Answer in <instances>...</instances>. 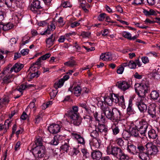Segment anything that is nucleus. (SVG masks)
<instances>
[{"label":"nucleus","instance_id":"obj_1","mask_svg":"<svg viewBox=\"0 0 160 160\" xmlns=\"http://www.w3.org/2000/svg\"><path fill=\"white\" fill-rule=\"evenodd\" d=\"M138 91L136 92L139 97L141 98V99L139 101L136 102V105L141 112H144L147 109V105L144 102L145 94L150 90V88L148 84L142 83L138 87Z\"/></svg>","mask_w":160,"mask_h":160},{"label":"nucleus","instance_id":"obj_2","mask_svg":"<svg viewBox=\"0 0 160 160\" xmlns=\"http://www.w3.org/2000/svg\"><path fill=\"white\" fill-rule=\"evenodd\" d=\"M101 108L106 117L112 122H118L121 120L120 111L116 108H111L105 103L102 102Z\"/></svg>","mask_w":160,"mask_h":160},{"label":"nucleus","instance_id":"obj_3","mask_svg":"<svg viewBox=\"0 0 160 160\" xmlns=\"http://www.w3.org/2000/svg\"><path fill=\"white\" fill-rule=\"evenodd\" d=\"M36 146L32 149V154L36 158H41L45 157L46 151L42 141H35Z\"/></svg>","mask_w":160,"mask_h":160},{"label":"nucleus","instance_id":"obj_4","mask_svg":"<svg viewBox=\"0 0 160 160\" xmlns=\"http://www.w3.org/2000/svg\"><path fill=\"white\" fill-rule=\"evenodd\" d=\"M9 67L6 68L0 73V81H2L1 83L3 85H7L13 81V76L9 74Z\"/></svg>","mask_w":160,"mask_h":160},{"label":"nucleus","instance_id":"obj_5","mask_svg":"<svg viewBox=\"0 0 160 160\" xmlns=\"http://www.w3.org/2000/svg\"><path fill=\"white\" fill-rule=\"evenodd\" d=\"M122 150L120 148L116 147H111V148L109 147L107 148V152L108 155L112 154L114 157H117L121 152Z\"/></svg>","mask_w":160,"mask_h":160},{"label":"nucleus","instance_id":"obj_6","mask_svg":"<svg viewBox=\"0 0 160 160\" xmlns=\"http://www.w3.org/2000/svg\"><path fill=\"white\" fill-rule=\"evenodd\" d=\"M145 147L148 153L151 155H155L158 151V149L156 145H153L151 142H148Z\"/></svg>","mask_w":160,"mask_h":160},{"label":"nucleus","instance_id":"obj_7","mask_svg":"<svg viewBox=\"0 0 160 160\" xmlns=\"http://www.w3.org/2000/svg\"><path fill=\"white\" fill-rule=\"evenodd\" d=\"M148 124L145 121H142L139 122L136 126L139 130V132L141 135H144L148 128Z\"/></svg>","mask_w":160,"mask_h":160},{"label":"nucleus","instance_id":"obj_8","mask_svg":"<svg viewBox=\"0 0 160 160\" xmlns=\"http://www.w3.org/2000/svg\"><path fill=\"white\" fill-rule=\"evenodd\" d=\"M42 7L40 4V1L38 0L34 1L31 4L30 9L34 12H37L38 9H42Z\"/></svg>","mask_w":160,"mask_h":160},{"label":"nucleus","instance_id":"obj_9","mask_svg":"<svg viewBox=\"0 0 160 160\" xmlns=\"http://www.w3.org/2000/svg\"><path fill=\"white\" fill-rule=\"evenodd\" d=\"M57 38V37L55 33L52 34L49 37L46 39V46L48 48H50L52 46Z\"/></svg>","mask_w":160,"mask_h":160},{"label":"nucleus","instance_id":"obj_10","mask_svg":"<svg viewBox=\"0 0 160 160\" xmlns=\"http://www.w3.org/2000/svg\"><path fill=\"white\" fill-rule=\"evenodd\" d=\"M156 106L155 104H150L148 107V114L153 118H155L156 114Z\"/></svg>","mask_w":160,"mask_h":160},{"label":"nucleus","instance_id":"obj_11","mask_svg":"<svg viewBox=\"0 0 160 160\" xmlns=\"http://www.w3.org/2000/svg\"><path fill=\"white\" fill-rule=\"evenodd\" d=\"M60 130V128L58 124H52L48 128V130L50 133L53 134L59 132Z\"/></svg>","mask_w":160,"mask_h":160},{"label":"nucleus","instance_id":"obj_12","mask_svg":"<svg viewBox=\"0 0 160 160\" xmlns=\"http://www.w3.org/2000/svg\"><path fill=\"white\" fill-rule=\"evenodd\" d=\"M78 141V147L74 148L73 150V155H76L80 152L79 150L80 149V148H84L85 146V141Z\"/></svg>","mask_w":160,"mask_h":160},{"label":"nucleus","instance_id":"obj_13","mask_svg":"<svg viewBox=\"0 0 160 160\" xmlns=\"http://www.w3.org/2000/svg\"><path fill=\"white\" fill-rule=\"evenodd\" d=\"M117 85L119 88L123 91L128 89L130 87V85L128 83L125 81L118 82Z\"/></svg>","mask_w":160,"mask_h":160},{"label":"nucleus","instance_id":"obj_14","mask_svg":"<svg viewBox=\"0 0 160 160\" xmlns=\"http://www.w3.org/2000/svg\"><path fill=\"white\" fill-rule=\"evenodd\" d=\"M24 65L20 63H16L14 66L11 68L10 72H12L14 71L15 72H18L21 70L23 68Z\"/></svg>","mask_w":160,"mask_h":160},{"label":"nucleus","instance_id":"obj_15","mask_svg":"<svg viewBox=\"0 0 160 160\" xmlns=\"http://www.w3.org/2000/svg\"><path fill=\"white\" fill-rule=\"evenodd\" d=\"M68 90L72 92H73L75 95L78 97L80 96L81 94L82 88L79 86L77 85L74 87L73 89V91H72V88H69Z\"/></svg>","mask_w":160,"mask_h":160},{"label":"nucleus","instance_id":"obj_16","mask_svg":"<svg viewBox=\"0 0 160 160\" xmlns=\"http://www.w3.org/2000/svg\"><path fill=\"white\" fill-rule=\"evenodd\" d=\"M94 116L96 121L102 123L105 122V117L102 115V113L95 112L94 114Z\"/></svg>","mask_w":160,"mask_h":160},{"label":"nucleus","instance_id":"obj_17","mask_svg":"<svg viewBox=\"0 0 160 160\" xmlns=\"http://www.w3.org/2000/svg\"><path fill=\"white\" fill-rule=\"evenodd\" d=\"M97 129L99 132L102 133L104 135H106V133L108 131V128L104 124H98V126Z\"/></svg>","mask_w":160,"mask_h":160},{"label":"nucleus","instance_id":"obj_18","mask_svg":"<svg viewBox=\"0 0 160 160\" xmlns=\"http://www.w3.org/2000/svg\"><path fill=\"white\" fill-rule=\"evenodd\" d=\"M83 119L84 121L86 122L89 125V126L90 128H96V126L92 124V118L88 115H86L83 117Z\"/></svg>","mask_w":160,"mask_h":160},{"label":"nucleus","instance_id":"obj_19","mask_svg":"<svg viewBox=\"0 0 160 160\" xmlns=\"http://www.w3.org/2000/svg\"><path fill=\"white\" fill-rule=\"evenodd\" d=\"M102 156L101 152L98 151H95L92 153L91 156L94 160H99Z\"/></svg>","mask_w":160,"mask_h":160},{"label":"nucleus","instance_id":"obj_20","mask_svg":"<svg viewBox=\"0 0 160 160\" xmlns=\"http://www.w3.org/2000/svg\"><path fill=\"white\" fill-rule=\"evenodd\" d=\"M115 97L117 99L118 102L119 104L121 105V107L123 108H125V100L123 96L122 95L121 96H115V94H114Z\"/></svg>","mask_w":160,"mask_h":160},{"label":"nucleus","instance_id":"obj_21","mask_svg":"<svg viewBox=\"0 0 160 160\" xmlns=\"http://www.w3.org/2000/svg\"><path fill=\"white\" fill-rule=\"evenodd\" d=\"M159 95V93L157 91L153 90L151 92L150 94V97L151 100L155 101L158 100Z\"/></svg>","mask_w":160,"mask_h":160},{"label":"nucleus","instance_id":"obj_22","mask_svg":"<svg viewBox=\"0 0 160 160\" xmlns=\"http://www.w3.org/2000/svg\"><path fill=\"white\" fill-rule=\"evenodd\" d=\"M148 151L139 153L138 155L140 159L142 160H150Z\"/></svg>","mask_w":160,"mask_h":160},{"label":"nucleus","instance_id":"obj_23","mask_svg":"<svg viewBox=\"0 0 160 160\" xmlns=\"http://www.w3.org/2000/svg\"><path fill=\"white\" fill-rule=\"evenodd\" d=\"M132 99L130 98L129 99L128 105L127 109V112L129 115L134 113L133 109L132 108Z\"/></svg>","mask_w":160,"mask_h":160},{"label":"nucleus","instance_id":"obj_24","mask_svg":"<svg viewBox=\"0 0 160 160\" xmlns=\"http://www.w3.org/2000/svg\"><path fill=\"white\" fill-rule=\"evenodd\" d=\"M143 12L146 16H155L157 14V12L152 9H150L149 11L144 9L143 10Z\"/></svg>","mask_w":160,"mask_h":160},{"label":"nucleus","instance_id":"obj_25","mask_svg":"<svg viewBox=\"0 0 160 160\" xmlns=\"http://www.w3.org/2000/svg\"><path fill=\"white\" fill-rule=\"evenodd\" d=\"M55 28V26L53 24L51 23L50 25H49L48 26L47 29L45 31V32L42 33V35H43L47 34H51L50 30H53Z\"/></svg>","mask_w":160,"mask_h":160},{"label":"nucleus","instance_id":"obj_26","mask_svg":"<svg viewBox=\"0 0 160 160\" xmlns=\"http://www.w3.org/2000/svg\"><path fill=\"white\" fill-rule=\"evenodd\" d=\"M68 117L71 119V123L72 122L73 120H74L78 116H79V113H74L72 112H68Z\"/></svg>","mask_w":160,"mask_h":160},{"label":"nucleus","instance_id":"obj_27","mask_svg":"<svg viewBox=\"0 0 160 160\" xmlns=\"http://www.w3.org/2000/svg\"><path fill=\"white\" fill-rule=\"evenodd\" d=\"M112 96L110 97H107L105 98H104V101L105 102H102L105 103L108 106H111L112 103L113 101V99L112 97Z\"/></svg>","mask_w":160,"mask_h":160},{"label":"nucleus","instance_id":"obj_28","mask_svg":"<svg viewBox=\"0 0 160 160\" xmlns=\"http://www.w3.org/2000/svg\"><path fill=\"white\" fill-rule=\"evenodd\" d=\"M120 160H129V157L122 150L117 158Z\"/></svg>","mask_w":160,"mask_h":160},{"label":"nucleus","instance_id":"obj_29","mask_svg":"<svg viewBox=\"0 0 160 160\" xmlns=\"http://www.w3.org/2000/svg\"><path fill=\"white\" fill-rule=\"evenodd\" d=\"M148 135L150 139H155L158 136L155 130L153 129L149 131Z\"/></svg>","mask_w":160,"mask_h":160},{"label":"nucleus","instance_id":"obj_30","mask_svg":"<svg viewBox=\"0 0 160 160\" xmlns=\"http://www.w3.org/2000/svg\"><path fill=\"white\" fill-rule=\"evenodd\" d=\"M0 24L2 28V29L5 31L8 30L13 27L12 24L11 23H8L4 25L2 24Z\"/></svg>","mask_w":160,"mask_h":160},{"label":"nucleus","instance_id":"obj_31","mask_svg":"<svg viewBox=\"0 0 160 160\" xmlns=\"http://www.w3.org/2000/svg\"><path fill=\"white\" fill-rule=\"evenodd\" d=\"M127 150L129 152L133 153V154H135L136 147L133 144H130L128 145L127 146Z\"/></svg>","mask_w":160,"mask_h":160},{"label":"nucleus","instance_id":"obj_32","mask_svg":"<svg viewBox=\"0 0 160 160\" xmlns=\"http://www.w3.org/2000/svg\"><path fill=\"white\" fill-rule=\"evenodd\" d=\"M138 129L137 128L136 126L135 127L132 128V130H130L132 135L135 137L139 136V132Z\"/></svg>","mask_w":160,"mask_h":160},{"label":"nucleus","instance_id":"obj_33","mask_svg":"<svg viewBox=\"0 0 160 160\" xmlns=\"http://www.w3.org/2000/svg\"><path fill=\"white\" fill-rule=\"evenodd\" d=\"M64 80L63 79H60L58 82H56L54 85V88L56 89L59 88H61L63 85Z\"/></svg>","mask_w":160,"mask_h":160},{"label":"nucleus","instance_id":"obj_34","mask_svg":"<svg viewBox=\"0 0 160 160\" xmlns=\"http://www.w3.org/2000/svg\"><path fill=\"white\" fill-rule=\"evenodd\" d=\"M72 137V138H74L77 140L80 139V140H84V138L80 134L76 133H72L71 134Z\"/></svg>","mask_w":160,"mask_h":160},{"label":"nucleus","instance_id":"obj_35","mask_svg":"<svg viewBox=\"0 0 160 160\" xmlns=\"http://www.w3.org/2000/svg\"><path fill=\"white\" fill-rule=\"evenodd\" d=\"M82 118L79 116L76 118L72 121V123L76 126L79 125L82 122Z\"/></svg>","mask_w":160,"mask_h":160},{"label":"nucleus","instance_id":"obj_36","mask_svg":"<svg viewBox=\"0 0 160 160\" xmlns=\"http://www.w3.org/2000/svg\"><path fill=\"white\" fill-rule=\"evenodd\" d=\"M80 107L84 109L87 112H89L90 110V107L86 102L80 103L79 104Z\"/></svg>","mask_w":160,"mask_h":160},{"label":"nucleus","instance_id":"obj_37","mask_svg":"<svg viewBox=\"0 0 160 160\" xmlns=\"http://www.w3.org/2000/svg\"><path fill=\"white\" fill-rule=\"evenodd\" d=\"M14 5L19 8H22L23 7L24 5V3L22 2V1H17V0L15 2Z\"/></svg>","mask_w":160,"mask_h":160},{"label":"nucleus","instance_id":"obj_38","mask_svg":"<svg viewBox=\"0 0 160 160\" xmlns=\"http://www.w3.org/2000/svg\"><path fill=\"white\" fill-rule=\"evenodd\" d=\"M64 65L68 67H72L76 65V62L74 60L69 61L64 63Z\"/></svg>","mask_w":160,"mask_h":160},{"label":"nucleus","instance_id":"obj_39","mask_svg":"<svg viewBox=\"0 0 160 160\" xmlns=\"http://www.w3.org/2000/svg\"><path fill=\"white\" fill-rule=\"evenodd\" d=\"M112 128L114 134L116 135L119 133V130L118 129V126H117L116 124H114L112 126Z\"/></svg>","mask_w":160,"mask_h":160},{"label":"nucleus","instance_id":"obj_40","mask_svg":"<svg viewBox=\"0 0 160 160\" xmlns=\"http://www.w3.org/2000/svg\"><path fill=\"white\" fill-rule=\"evenodd\" d=\"M42 113L40 112L39 114L36 116L35 119V123L36 124H38L42 120Z\"/></svg>","mask_w":160,"mask_h":160},{"label":"nucleus","instance_id":"obj_41","mask_svg":"<svg viewBox=\"0 0 160 160\" xmlns=\"http://www.w3.org/2000/svg\"><path fill=\"white\" fill-rule=\"evenodd\" d=\"M90 143H91L92 146L95 148H98L100 146V143L98 141H91Z\"/></svg>","mask_w":160,"mask_h":160},{"label":"nucleus","instance_id":"obj_42","mask_svg":"<svg viewBox=\"0 0 160 160\" xmlns=\"http://www.w3.org/2000/svg\"><path fill=\"white\" fill-rule=\"evenodd\" d=\"M27 88V86L26 85L22 84L18 88H17L16 90H15V91H19L20 92L22 93V91Z\"/></svg>","mask_w":160,"mask_h":160},{"label":"nucleus","instance_id":"obj_43","mask_svg":"<svg viewBox=\"0 0 160 160\" xmlns=\"http://www.w3.org/2000/svg\"><path fill=\"white\" fill-rule=\"evenodd\" d=\"M69 146L68 143H65L61 146L60 148L61 149L67 152L68 151L69 149Z\"/></svg>","mask_w":160,"mask_h":160},{"label":"nucleus","instance_id":"obj_44","mask_svg":"<svg viewBox=\"0 0 160 160\" xmlns=\"http://www.w3.org/2000/svg\"><path fill=\"white\" fill-rule=\"evenodd\" d=\"M93 128L94 129H95V130H91V129L90 128L89 129V130H92V131L91 132L90 134V135L92 137H93V138L95 139L98 135V133L97 131L96 130V128L95 129L94 128Z\"/></svg>","mask_w":160,"mask_h":160},{"label":"nucleus","instance_id":"obj_45","mask_svg":"<svg viewBox=\"0 0 160 160\" xmlns=\"http://www.w3.org/2000/svg\"><path fill=\"white\" fill-rule=\"evenodd\" d=\"M128 66L131 69H135L136 67V63L135 61L131 60L129 62L128 64Z\"/></svg>","mask_w":160,"mask_h":160},{"label":"nucleus","instance_id":"obj_46","mask_svg":"<svg viewBox=\"0 0 160 160\" xmlns=\"http://www.w3.org/2000/svg\"><path fill=\"white\" fill-rule=\"evenodd\" d=\"M40 74V72L37 71L36 72H32L30 75V78L31 79L35 77L37 78L39 76V75Z\"/></svg>","mask_w":160,"mask_h":160},{"label":"nucleus","instance_id":"obj_47","mask_svg":"<svg viewBox=\"0 0 160 160\" xmlns=\"http://www.w3.org/2000/svg\"><path fill=\"white\" fill-rule=\"evenodd\" d=\"M11 124V122H9L8 120H7L6 121L4 124H3L4 125H5V126H4V128L3 129L4 132H6L7 129L8 128L10 125Z\"/></svg>","mask_w":160,"mask_h":160},{"label":"nucleus","instance_id":"obj_48","mask_svg":"<svg viewBox=\"0 0 160 160\" xmlns=\"http://www.w3.org/2000/svg\"><path fill=\"white\" fill-rule=\"evenodd\" d=\"M35 65L32 64L30 67L29 70L30 71V72L31 73L32 71V72H35V71H37V70L38 68H39L40 67H38V66L36 67Z\"/></svg>","mask_w":160,"mask_h":160},{"label":"nucleus","instance_id":"obj_49","mask_svg":"<svg viewBox=\"0 0 160 160\" xmlns=\"http://www.w3.org/2000/svg\"><path fill=\"white\" fill-rule=\"evenodd\" d=\"M122 35L124 37L129 40L130 39L131 37V35L130 33L126 31L122 32Z\"/></svg>","mask_w":160,"mask_h":160},{"label":"nucleus","instance_id":"obj_50","mask_svg":"<svg viewBox=\"0 0 160 160\" xmlns=\"http://www.w3.org/2000/svg\"><path fill=\"white\" fill-rule=\"evenodd\" d=\"M138 148L139 150V152H135V154H137L140 153H143L144 152V151L145 150V149L144 148L142 145H139L138 147Z\"/></svg>","mask_w":160,"mask_h":160},{"label":"nucleus","instance_id":"obj_51","mask_svg":"<svg viewBox=\"0 0 160 160\" xmlns=\"http://www.w3.org/2000/svg\"><path fill=\"white\" fill-rule=\"evenodd\" d=\"M106 14L105 13L100 14L98 17V20L99 21H103L106 17Z\"/></svg>","mask_w":160,"mask_h":160},{"label":"nucleus","instance_id":"obj_52","mask_svg":"<svg viewBox=\"0 0 160 160\" xmlns=\"http://www.w3.org/2000/svg\"><path fill=\"white\" fill-rule=\"evenodd\" d=\"M58 91L56 90H53L50 92V96L51 99H52L54 98L56 96Z\"/></svg>","mask_w":160,"mask_h":160},{"label":"nucleus","instance_id":"obj_53","mask_svg":"<svg viewBox=\"0 0 160 160\" xmlns=\"http://www.w3.org/2000/svg\"><path fill=\"white\" fill-rule=\"evenodd\" d=\"M64 137L58 134L55 135L53 138V140H62L64 139Z\"/></svg>","mask_w":160,"mask_h":160},{"label":"nucleus","instance_id":"obj_54","mask_svg":"<svg viewBox=\"0 0 160 160\" xmlns=\"http://www.w3.org/2000/svg\"><path fill=\"white\" fill-rule=\"evenodd\" d=\"M62 5L63 8L71 7L72 5L70 4L69 2L66 1L64 2L62 4Z\"/></svg>","mask_w":160,"mask_h":160},{"label":"nucleus","instance_id":"obj_55","mask_svg":"<svg viewBox=\"0 0 160 160\" xmlns=\"http://www.w3.org/2000/svg\"><path fill=\"white\" fill-rule=\"evenodd\" d=\"M105 53L106 61L111 60L112 59V55L110 53L108 52Z\"/></svg>","mask_w":160,"mask_h":160},{"label":"nucleus","instance_id":"obj_56","mask_svg":"<svg viewBox=\"0 0 160 160\" xmlns=\"http://www.w3.org/2000/svg\"><path fill=\"white\" fill-rule=\"evenodd\" d=\"M51 54L50 53H47L40 57L42 60H44L50 57Z\"/></svg>","mask_w":160,"mask_h":160},{"label":"nucleus","instance_id":"obj_57","mask_svg":"<svg viewBox=\"0 0 160 160\" xmlns=\"http://www.w3.org/2000/svg\"><path fill=\"white\" fill-rule=\"evenodd\" d=\"M58 22L60 25L59 27H62L65 24V22H64L63 20V18L62 17H60L58 19Z\"/></svg>","mask_w":160,"mask_h":160},{"label":"nucleus","instance_id":"obj_58","mask_svg":"<svg viewBox=\"0 0 160 160\" xmlns=\"http://www.w3.org/2000/svg\"><path fill=\"white\" fill-rule=\"evenodd\" d=\"M28 52L29 50L28 49H23L21 51L20 53L22 55L25 56L28 54Z\"/></svg>","mask_w":160,"mask_h":160},{"label":"nucleus","instance_id":"obj_59","mask_svg":"<svg viewBox=\"0 0 160 160\" xmlns=\"http://www.w3.org/2000/svg\"><path fill=\"white\" fill-rule=\"evenodd\" d=\"M142 62L144 64H146L149 62V60L148 57L146 56H144L141 58Z\"/></svg>","mask_w":160,"mask_h":160},{"label":"nucleus","instance_id":"obj_60","mask_svg":"<svg viewBox=\"0 0 160 160\" xmlns=\"http://www.w3.org/2000/svg\"><path fill=\"white\" fill-rule=\"evenodd\" d=\"M36 101V100L35 99H34L32 100V102H31L28 106V107H29L30 108H33L35 107V102Z\"/></svg>","mask_w":160,"mask_h":160},{"label":"nucleus","instance_id":"obj_61","mask_svg":"<svg viewBox=\"0 0 160 160\" xmlns=\"http://www.w3.org/2000/svg\"><path fill=\"white\" fill-rule=\"evenodd\" d=\"M42 59L40 57L39 58H38L36 62L34 63H33L32 64H34V65H37L38 66V67H40V66L41 65V62L42 60Z\"/></svg>","mask_w":160,"mask_h":160},{"label":"nucleus","instance_id":"obj_62","mask_svg":"<svg viewBox=\"0 0 160 160\" xmlns=\"http://www.w3.org/2000/svg\"><path fill=\"white\" fill-rule=\"evenodd\" d=\"M90 35V33L88 32H83L81 35L83 38H86L88 37Z\"/></svg>","mask_w":160,"mask_h":160},{"label":"nucleus","instance_id":"obj_63","mask_svg":"<svg viewBox=\"0 0 160 160\" xmlns=\"http://www.w3.org/2000/svg\"><path fill=\"white\" fill-rule=\"evenodd\" d=\"M21 56V54L19 52H15L14 53V60H16L20 58Z\"/></svg>","mask_w":160,"mask_h":160},{"label":"nucleus","instance_id":"obj_64","mask_svg":"<svg viewBox=\"0 0 160 160\" xmlns=\"http://www.w3.org/2000/svg\"><path fill=\"white\" fill-rule=\"evenodd\" d=\"M80 8H81L85 12H88V10L86 8V6L84 3H81L79 6Z\"/></svg>","mask_w":160,"mask_h":160}]
</instances>
